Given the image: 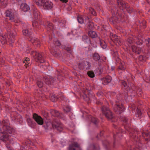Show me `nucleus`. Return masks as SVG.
Instances as JSON below:
<instances>
[{
	"label": "nucleus",
	"mask_w": 150,
	"mask_h": 150,
	"mask_svg": "<svg viewBox=\"0 0 150 150\" xmlns=\"http://www.w3.org/2000/svg\"><path fill=\"white\" fill-rule=\"evenodd\" d=\"M2 126V132H0V140L4 142H6L9 139V136L7 133L11 134L14 131L13 128L9 126V121L8 120H3L0 122Z\"/></svg>",
	"instance_id": "1"
},
{
	"label": "nucleus",
	"mask_w": 150,
	"mask_h": 150,
	"mask_svg": "<svg viewBox=\"0 0 150 150\" xmlns=\"http://www.w3.org/2000/svg\"><path fill=\"white\" fill-rule=\"evenodd\" d=\"M44 127L47 130H50L52 128L56 129L59 132L63 130V126L62 123L56 120H54L52 122L50 121L46 122Z\"/></svg>",
	"instance_id": "2"
},
{
	"label": "nucleus",
	"mask_w": 150,
	"mask_h": 150,
	"mask_svg": "<svg viewBox=\"0 0 150 150\" xmlns=\"http://www.w3.org/2000/svg\"><path fill=\"white\" fill-rule=\"evenodd\" d=\"M102 113L108 120H111L113 117V115L109 108L105 106H103L101 108Z\"/></svg>",
	"instance_id": "3"
},
{
	"label": "nucleus",
	"mask_w": 150,
	"mask_h": 150,
	"mask_svg": "<svg viewBox=\"0 0 150 150\" xmlns=\"http://www.w3.org/2000/svg\"><path fill=\"white\" fill-rule=\"evenodd\" d=\"M132 48L133 52H135L137 54H144L146 55L148 54V52L146 50H145L144 47H137L135 46H132Z\"/></svg>",
	"instance_id": "4"
},
{
	"label": "nucleus",
	"mask_w": 150,
	"mask_h": 150,
	"mask_svg": "<svg viewBox=\"0 0 150 150\" xmlns=\"http://www.w3.org/2000/svg\"><path fill=\"white\" fill-rule=\"evenodd\" d=\"M112 105L114 111L117 114H120L123 112L125 110V108L123 105L120 104L118 102L116 101L115 104L114 105L113 104Z\"/></svg>",
	"instance_id": "5"
},
{
	"label": "nucleus",
	"mask_w": 150,
	"mask_h": 150,
	"mask_svg": "<svg viewBox=\"0 0 150 150\" xmlns=\"http://www.w3.org/2000/svg\"><path fill=\"white\" fill-rule=\"evenodd\" d=\"M31 54L34 57L36 62H39L40 63H43L45 60L42 57V54L36 51H32Z\"/></svg>",
	"instance_id": "6"
},
{
	"label": "nucleus",
	"mask_w": 150,
	"mask_h": 150,
	"mask_svg": "<svg viewBox=\"0 0 150 150\" xmlns=\"http://www.w3.org/2000/svg\"><path fill=\"white\" fill-rule=\"evenodd\" d=\"M33 118L38 125H42L43 124L44 122L43 119L37 114L34 113L33 114Z\"/></svg>",
	"instance_id": "7"
},
{
	"label": "nucleus",
	"mask_w": 150,
	"mask_h": 150,
	"mask_svg": "<svg viewBox=\"0 0 150 150\" xmlns=\"http://www.w3.org/2000/svg\"><path fill=\"white\" fill-rule=\"evenodd\" d=\"M51 53L54 57L57 58H59L61 57V52L59 50L57 49L54 46L50 50Z\"/></svg>",
	"instance_id": "8"
},
{
	"label": "nucleus",
	"mask_w": 150,
	"mask_h": 150,
	"mask_svg": "<svg viewBox=\"0 0 150 150\" xmlns=\"http://www.w3.org/2000/svg\"><path fill=\"white\" fill-rule=\"evenodd\" d=\"M6 16L9 17V19L11 21L15 23L17 22V21L15 19L13 13L9 10H7L6 12Z\"/></svg>",
	"instance_id": "9"
},
{
	"label": "nucleus",
	"mask_w": 150,
	"mask_h": 150,
	"mask_svg": "<svg viewBox=\"0 0 150 150\" xmlns=\"http://www.w3.org/2000/svg\"><path fill=\"white\" fill-rule=\"evenodd\" d=\"M117 4L118 7L120 10H122L125 9L126 6L128 4L127 3H125L122 0H117Z\"/></svg>",
	"instance_id": "10"
},
{
	"label": "nucleus",
	"mask_w": 150,
	"mask_h": 150,
	"mask_svg": "<svg viewBox=\"0 0 150 150\" xmlns=\"http://www.w3.org/2000/svg\"><path fill=\"white\" fill-rule=\"evenodd\" d=\"M111 39L117 46L120 45L121 44L120 37L117 36L116 35H114L113 37L112 36Z\"/></svg>",
	"instance_id": "11"
},
{
	"label": "nucleus",
	"mask_w": 150,
	"mask_h": 150,
	"mask_svg": "<svg viewBox=\"0 0 150 150\" xmlns=\"http://www.w3.org/2000/svg\"><path fill=\"white\" fill-rule=\"evenodd\" d=\"M142 136L146 143L150 141V132L147 131L144 132L142 133Z\"/></svg>",
	"instance_id": "12"
},
{
	"label": "nucleus",
	"mask_w": 150,
	"mask_h": 150,
	"mask_svg": "<svg viewBox=\"0 0 150 150\" xmlns=\"http://www.w3.org/2000/svg\"><path fill=\"white\" fill-rule=\"evenodd\" d=\"M135 42H136L137 45H141L143 44V40L141 39L143 38L141 35H139L137 37H135Z\"/></svg>",
	"instance_id": "13"
},
{
	"label": "nucleus",
	"mask_w": 150,
	"mask_h": 150,
	"mask_svg": "<svg viewBox=\"0 0 150 150\" xmlns=\"http://www.w3.org/2000/svg\"><path fill=\"white\" fill-rule=\"evenodd\" d=\"M45 83L48 85H52L55 81L54 79L52 77L49 78L46 77L45 79Z\"/></svg>",
	"instance_id": "14"
},
{
	"label": "nucleus",
	"mask_w": 150,
	"mask_h": 150,
	"mask_svg": "<svg viewBox=\"0 0 150 150\" xmlns=\"http://www.w3.org/2000/svg\"><path fill=\"white\" fill-rule=\"evenodd\" d=\"M53 4L51 2L47 1L44 3L43 7L45 9H51L53 7Z\"/></svg>",
	"instance_id": "15"
},
{
	"label": "nucleus",
	"mask_w": 150,
	"mask_h": 150,
	"mask_svg": "<svg viewBox=\"0 0 150 150\" xmlns=\"http://www.w3.org/2000/svg\"><path fill=\"white\" fill-rule=\"evenodd\" d=\"M0 39L1 40L4 41V43L6 42L7 41L11 42L12 43L13 42V40H12L11 39H10L9 38H8V39L6 35H1L0 36Z\"/></svg>",
	"instance_id": "16"
},
{
	"label": "nucleus",
	"mask_w": 150,
	"mask_h": 150,
	"mask_svg": "<svg viewBox=\"0 0 150 150\" xmlns=\"http://www.w3.org/2000/svg\"><path fill=\"white\" fill-rule=\"evenodd\" d=\"M45 25L47 26V27H46L47 30H52L53 31L54 30V26L50 22L47 21L45 23Z\"/></svg>",
	"instance_id": "17"
},
{
	"label": "nucleus",
	"mask_w": 150,
	"mask_h": 150,
	"mask_svg": "<svg viewBox=\"0 0 150 150\" xmlns=\"http://www.w3.org/2000/svg\"><path fill=\"white\" fill-rule=\"evenodd\" d=\"M22 11L24 12L28 11L30 9L29 6L26 4L23 3L22 4L21 6Z\"/></svg>",
	"instance_id": "18"
},
{
	"label": "nucleus",
	"mask_w": 150,
	"mask_h": 150,
	"mask_svg": "<svg viewBox=\"0 0 150 150\" xmlns=\"http://www.w3.org/2000/svg\"><path fill=\"white\" fill-rule=\"evenodd\" d=\"M119 18L116 16H113L111 18L109 19L110 21L113 24H115V23H117L119 21Z\"/></svg>",
	"instance_id": "19"
},
{
	"label": "nucleus",
	"mask_w": 150,
	"mask_h": 150,
	"mask_svg": "<svg viewBox=\"0 0 150 150\" xmlns=\"http://www.w3.org/2000/svg\"><path fill=\"white\" fill-rule=\"evenodd\" d=\"M23 34L29 37L32 34V31L31 30L24 29L23 30Z\"/></svg>",
	"instance_id": "20"
},
{
	"label": "nucleus",
	"mask_w": 150,
	"mask_h": 150,
	"mask_svg": "<svg viewBox=\"0 0 150 150\" xmlns=\"http://www.w3.org/2000/svg\"><path fill=\"white\" fill-rule=\"evenodd\" d=\"M92 58L93 59L96 61H98L100 59V57L97 52H95L93 54Z\"/></svg>",
	"instance_id": "21"
},
{
	"label": "nucleus",
	"mask_w": 150,
	"mask_h": 150,
	"mask_svg": "<svg viewBox=\"0 0 150 150\" xmlns=\"http://www.w3.org/2000/svg\"><path fill=\"white\" fill-rule=\"evenodd\" d=\"M123 132L122 131V130H121L119 132H117L116 133V134L114 135V142L115 141L116 139H117V138H119L120 139L122 136V134L121 133ZM115 142H114V144Z\"/></svg>",
	"instance_id": "22"
},
{
	"label": "nucleus",
	"mask_w": 150,
	"mask_h": 150,
	"mask_svg": "<svg viewBox=\"0 0 150 150\" xmlns=\"http://www.w3.org/2000/svg\"><path fill=\"white\" fill-rule=\"evenodd\" d=\"M99 41L101 47L103 49L106 48L107 47V44L105 42L100 38H99Z\"/></svg>",
	"instance_id": "23"
},
{
	"label": "nucleus",
	"mask_w": 150,
	"mask_h": 150,
	"mask_svg": "<svg viewBox=\"0 0 150 150\" xmlns=\"http://www.w3.org/2000/svg\"><path fill=\"white\" fill-rule=\"evenodd\" d=\"M88 35L92 38H96L97 36L96 33L95 31H89L88 33Z\"/></svg>",
	"instance_id": "24"
},
{
	"label": "nucleus",
	"mask_w": 150,
	"mask_h": 150,
	"mask_svg": "<svg viewBox=\"0 0 150 150\" xmlns=\"http://www.w3.org/2000/svg\"><path fill=\"white\" fill-rule=\"evenodd\" d=\"M135 38L133 39L132 38H129L127 39V42L129 47L131 46V44L134 42H135V41L134 40H135Z\"/></svg>",
	"instance_id": "25"
},
{
	"label": "nucleus",
	"mask_w": 150,
	"mask_h": 150,
	"mask_svg": "<svg viewBox=\"0 0 150 150\" xmlns=\"http://www.w3.org/2000/svg\"><path fill=\"white\" fill-rule=\"evenodd\" d=\"M33 14L35 18H38L39 16V12L36 9H34L33 10Z\"/></svg>",
	"instance_id": "26"
},
{
	"label": "nucleus",
	"mask_w": 150,
	"mask_h": 150,
	"mask_svg": "<svg viewBox=\"0 0 150 150\" xmlns=\"http://www.w3.org/2000/svg\"><path fill=\"white\" fill-rule=\"evenodd\" d=\"M125 8L126 9L127 11L129 13H131L133 11V8L132 7H131L130 6L128 5V4L126 6Z\"/></svg>",
	"instance_id": "27"
},
{
	"label": "nucleus",
	"mask_w": 150,
	"mask_h": 150,
	"mask_svg": "<svg viewBox=\"0 0 150 150\" xmlns=\"http://www.w3.org/2000/svg\"><path fill=\"white\" fill-rule=\"evenodd\" d=\"M83 67L86 69H89L91 67L90 63L89 62H86L84 63Z\"/></svg>",
	"instance_id": "28"
},
{
	"label": "nucleus",
	"mask_w": 150,
	"mask_h": 150,
	"mask_svg": "<svg viewBox=\"0 0 150 150\" xmlns=\"http://www.w3.org/2000/svg\"><path fill=\"white\" fill-rule=\"evenodd\" d=\"M88 10L90 13L94 16H96V13L94 9L92 8H89Z\"/></svg>",
	"instance_id": "29"
},
{
	"label": "nucleus",
	"mask_w": 150,
	"mask_h": 150,
	"mask_svg": "<svg viewBox=\"0 0 150 150\" xmlns=\"http://www.w3.org/2000/svg\"><path fill=\"white\" fill-rule=\"evenodd\" d=\"M94 27V24L91 22H89L88 23L87 28L90 30L93 29Z\"/></svg>",
	"instance_id": "30"
},
{
	"label": "nucleus",
	"mask_w": 150,
	"mask_h": 150,
	"mask_svg": "<svg viewBox=\"0 0 150 150\" xmlns=\"http://www.w3.org/2000/svg\"><path fill=\"white\" fill-rule=\"evenodd\" d=\"M29 60V59L26 57H25V58L24 59V60H23V63H25V66L26 68L27 67L28 65V66H29V62H28Z\"/></svg>",
	"instance_id": "31"
},
{
	"label": "nucleus",
	"mask_w": 150,
	"mask_h": 150,
	"mask_svg": "<svg viewBox=\"0 0 150 150\" xmlns=\"http://www.w3.org/2000/svg\"><path fill=\"white\" fill-rule=\"evenodd\" d=\"M124 63L121 62L118 67V69L123 70L125 69V67L124 66Z\"/></svg>",
	"instance_id": "32"
},
{
	"label": "nucleus",
	"mask_w": 150,
	"mask_h": 150,
	"mask_svg": "<svg viewBox=\"0 0 150 150\" xmlns=\"http://www.w3.org/2000/svg\"><path fill=\"white\" fill-rule=\"evenodd\" d=\"M37 38L32 37L31 36H29V38L28 39V41L31 42L32 43L34 44L36 42V40H37Z\"/></svg>",
	"instance_id": "33"
},
{
	"label": "nucleus",
	"mask_w": 150,
	"mask_h": 150,
	"mask_svg": "<svg viewBox=\"0 0 150 150\" xmlns=\"http://www.w3.org/2000/svg\"><path fill=\"white\" fill-rule=\"evenodd\" d=\"M50 98L51 100L54 102L56 101L57 100V97L54 95L51 96Z\"/></svg>",
	"instance_id": "34"
},
{
	"label": "nucleus",
	"mask_w": 150,
	"mask_h": 150,
	"mask_svg": "<svg viewBox=\"0 0 150 150\" xmlns=\"http://www.w3.org/2000/svg\"><path fill=\"white\" fill-rule=\"evenodd\" d=\"M58 22L62 26H64L66 23L65 21L62 20V19H57Z\"/></svg>",
	"instance_id": "35"
},
{
	"label": "nucleus",
	"mask_w": 150,
	"mask_h": 150,
	"mask_svg": "<svg viewBox=\"0 0 150 150\" xmlns=\"http://www.w3.org/2000/svg\"><path fill=\"white\" fill-rule=\"evenodd\" d=\"M44 2L42 0H39L36 2V4L39 6H43Z\"/></svg>",
	"instance_id": "36"
},
{
	"label": "nucleus",
	"mask_w": 150,
	"mask_h": 150,
	"mask_svg": "<svg viewBox=\"0 0 150 150\" xmlns=\"http://www.w3.org/2000/svg\"><path fill=\"white\" fill-rule=\"evenodd\" d=\"M90 118H91V121L92 122H93L94 124L96 125L98 123V122L96 118L94 117H91V116L90 117Z\"/></svg>",
	"instance_id": "37"
},
{
	"label": "nucleus",
	"mask_w": 150,
	"mask_h": 150,
	"mask_svg": "<svg viewBox=\"0 0 150 150\" xmlns=\"http://www.w3.org/2000/svg\"><path fill=\"white\" fill-rule=\"evenodd\" d=\"M88 76L91 78H93L95 76L93 72L92 71H89L87 72Z\"/></svg>",
	"instance_id": "38"
},
{
	"label": "nucleus",
	"mask_w": 150,
	"mask_h": 150,
	"mask_svg": "<svg viewBox=\"0 0 150 150\" xmlns=\"http://www.w3.org/2000/svg\"><path fill=\"white\" fill-rule=\"evenodd\" d=\"M52 112L53 114V115L54 116L59 117L60 115L59 112L56 110H53Z\"/></svg>",
	"instance_id": "39"
},
{
	"label": "nucleus",
	"mask_w": 150,
	"mask_h": 150,
	"mask_svg": "<svg viewBox=\"0 0 150 150\" xmlns=\"http://www.w3.org/2000/svg\"><path fill=\"white\" fill-rule=\"evenodd\" d=\"M77 19L79 23H82L83 22V20L82 17L81 16H78L77 17Z\"/></svg>",
	"instance_id": "40"
},
{
	"label": "nucleus",
	"mask_w": 150,
	"mask_h": 150,
	"mask_svg": "<svg viewBox=\"0 0 150 150\" xmlns=\"http://www.w3.org/2000/svg\"><path fill=\"white\" fill-rule=\"evenodd\" d=\"M37 83L38 86L39 88L42 87L43 85V83L41 80L38 81L37 82Z\"/></svg>",
	"instance_id": "41"
},
{
	"label": "nucleus",
	"mask_w": 150,
	"mask_h": 150,
	"mask_svg": "<svg viewBox=\"0 0 150 150\" xmlns=\"http://www.w3.org/2000/svg\"><path fill=\"white\" fill-rule=\"evenodd\" d=\"M146 21L144 20L142 22H140L139 26L142 27L143 28H145L146 27Z\"/></svg>",
	"instance_id": "42"
},
{
	"label": "nucleus",
	"mask_w": 150,
	"mask_h": 150,
	"mask_svg": "<svg viewBox=\"0 0 150 150\" xmlns=\"http://www.w3.org/2000/svg\"><path fill=\"white\" fill-rule=\"evenodd\" d=\"M63 110L66 112H69L71 111V109L69 106H65L64 107Z\"/></svg>",
	"instance_id": "43"
},
{
	"label": "nucleus",
	"mask_w": 150,
	"mask_h": 150,
	"mask_svg": "<svg viewBox=\"0 0 150 150\" xmlns=\"http://www.w3.org/2000/svg\"><path fill=\"white\" fill-rule=\"evenodd\" d=\"M63 72L62 71L61 72V74L60 75H59V74L58 73V76L57 78V79L59 81H61L63 79V77L61 76V75H62Z\"/></svg>",
	"instance_id": "44"
},
{
	"label": "nucleus",
	"mask_w": 150,
	"mask_h": 150,
	"mask_svg": "<svg viewBox=\"0 0 150 150\" xmlns=\"http://www.w3.org/2000/svg\"><path fill=\"white\" fill-rule=\"evenodd\" d=\"M33 26L36 28H39V25L38 22L36 21H34L33 22Z\"/></svg>",
	"instance_id": "45"
},
{
	"label": "nucleus",
	"mask_w": 150,
	"mask_h": 150,
	"mask_svg": "<svg viewBox=\"0 0 150 150\" xmlns=\"http://www.w3.org/2000/svg\"><path fill=\"white\" fill-rule=\"evenodd\" d=\"M121 117V119L122 121H123L124 122L127 123H128V119L127 117L125 116Z\"/></svg>",
	"instance_id": "46"
},
{
	"label": "nucleus",
	"mask_w": 150,
	"mask_h": 150,
	"mask_svg": "<svg viewBox=\"0 0 150 150\" xmlns=\"http://www.w3.org/2000/svg\"><path fill=\"white\" fill-rule=\"evenodd\" d=\"M34 45H36L38 47H40V42L37 39V40L35 42L34 44Z\"/></svg>",
	"instance_id": "47"
},
{
	"label": "nucleus",
	"mask_w": 150,
	"mask_h": 150,
	"mask_svg": "<svg viewBox=\"0 0 150 150\" xmlns=\"http://www.w3.org/2000/svg\"><path fill=\"white\" fill-rule=\"evenodd\" d=\"M106 80L107 81V82L109 83H110L112 79L111 77L110 76H107L105 78Z\"/></svg>",
	"instance_id": "48"
},
{
	"label": "nucleus",
	"mask_w": 150,
	"mask_h": 150,
	"mask_svg": "<svg viewBox=\"0 0 150 150\" xmlns=\"http://www.w3.org/2000/svg\"><path fill=\"white\" fill-rule=\"evenodd\" d=\"M64 49L68 51L70 53H71V48L70 47L65 46L64 47Z\"/></svg>",
	"instance_id": "49"
},
{
	"label": "nucleus",
	"mask_w": 150,
	"mask_h": 150,
	"mask_svg": "<svg viewBox=\"0 0 150 150\" xmlns=\"http://www.w3.org/2000/svg\"><path fill=\"white\" fill-rule=\"evenodd\" d=\"M82 40L83 41H86V40H88L89 41L90 40L88 37L86 35H84L83 36Z\"/></svg>",
	"instance_id": "50"
},
{
	"label": "nucleus",
	"mask_w": 150,
	"mask_h": 150,
	"mask_svg": "<svg viewBox=\"0 0 150 150\" xmlns=\"http://www.w3.org/2000/svg\"><path fill=\"white\" fill-rule=\"evenodd\" d=\"M145 41L146 42V45L147 46L150 47V38H148L145 40Z\"/></svg>",
	"instance_id": "51"
},
{
	"label": "nucleus",
	"mask_w": 150,
	"mask_h": 150,
	"mask_svg": "<svg viewBox=\"0 0 150 150\" xmlns=\"http://www.w3.org/2000/svg\"><path fill=\"white\" fill-rule=\"evenodd\" d=\"M68 150H76L75 148L72 144L70 145L68 148Z\"/></svg>",
	"instance_id": "52"
},
{
	"label": "nucleus",
	"mask_w": 150,
	"mask_h": 150,
	"mask_svg": "<svg viewBox=\"0 0 150 150\" xmlns=\"http://www.w3.org/2000/svg\"><path fill=\"white\" fill-rule=\"evenodd\" d=\"M122 84L124 86V87L127 88V82L124 81H123L122 82Z\"/></svg>",
	"instance_id": "53"
},
{
	"label": "nucleus",
	"mask_w": 150,
	"mask_h": 150,
	"mask_svg": "<svg viewBox=\"0 0 150 150\" xmlns=\"http://www.w3.org/2000/svg\"><path fill=\"white\" fill-rule=\"evenodd\" d=\"M14 114L15 115H13L11 114V116L13 119L14 120H16L17 119V116H15V114H16V112H13Z\"/></svg>",
	"instance_id": "54"
},
{
	"label": "nucleus",
	"mask_w": 150,
	"mask_h": 150,
	"mask_svg": "<svg viewBox=\"0 0 150 150\" xmlns=\"http://www.w3.org/2000/svg\"><path fill=\"white\" fill-rule=\"evenodd\" d=\"M103 84L104 85H106L109 83L108 82H107V81L106 80V79L105 78L103 79Z\"/></svg>",
	"instance_id": "55"
},
{
	"label": "nucleus",
	"mask_w": 150,
	"mask_h": 150,
	"mask_svg": "<svg viewBox=\"0 0 150 150\" xmlns=\"http://www.w3.org/2000/svg\"><path fill=\"white\" fill-rule=\"evenodd\" d=\"M27 121L28 122V125H29L32 126V122L31 120L30 119H27Z\"/></svg>",
	"instance_id": "56"
},
{
	"label": "nucleus",
	"mask_w": 150,
	"mask_h": 150,
	"mask_svg": "<svg viewBox=\"0 0 150 150\" xmlns=\"http://www.w3.org/2000/svg\"><path fill=\"white\" fill-rule=\"evenodd\" d=\"M137 114L138 115V117L140 116L141 115V112L140 110L138 109L137 110Z\"/></svg>",
	"instance_id": "57"
},
{
	"label": "nucleus",
	"mask_w": 150,
	"mask_h": 150,
	"mask_svg": "<svg viewBox=\"0 0 150 150\" xmlns=\"http://www.w3.org/2000/svg\"><path fill=\"white\" fill-rule=\"evenodd\" d=\"M7 4H4V2L2 1V2H1V0H0V6H1L3 7H5L6 6Z\"/></svg>",
	"instance_id": "58"
},
{
	"label": "nucleus",
	"mask_w": 150,
	"mask_h": 150,
	"mask_svg": "<svg viewBox=\"0 0 150 150\" xmlns=\"http://www.w3.org/2000/svg\"><path fill=\"white\" fill-rule=\"evenodd\" d=\"M112 54L114 57H117L118 55L117 52V51L113 52Z\"/></svg>",
	"instance_id": "59"
},
{
	"label": "nucleus",
	"mask_w": 150,
	"mask_h": 150,
	"mask_svg": "<svg viewBox=\"0 0 150 150\" xmlns=\"http://www.w3.org/2000/svg\"><path fill=\"white\" fill-rule=\"evenodd\" d=\"M55 44L57 46H60V43L59 41L57 40L55 42Z\"/></svg>",
	"instance_id": "60"
},
{
	"label": "nucleus",
	"mask_w": 150,
	"mask_h": 150,
	"mask_svg": "<svg viewBox=\"0 0 150 150\" xmlns=\"http://www.w3.org/2000/svg\"><path fill=\"white\" fill-rule=\"evenodd\" d=\"M9 141H10V143L12 144H13L14 143V141L12 139H10Z\"/></svg>",
	"instance_id": "61"
},
{
	"label": "nucleus",
	"mask_w": 150,
	"mask_h": 150,
	"mask_svg": "<svg viewBox=\"0 0 150 150\" xmlns=\"http://www.w3.org/2000/svg\"><path fill=\"white\" fill-rule=\"evenodd\" d=\"M63 3H66L68 1V0H60Z\"/></svg>",
	"instance_id": "62"
},
{
	"label": "nucleus",
	"mask_w": 150,
	"mask_h": 150,
	"mask_svg": "<svg viewBox=\"0 0 150 150\" xmlns=\"http://www.w3.org/2000/svg\"><path fill=\"white\" fill-rule=\"evenodd\" d=\"M30 48H29L28 50H27L25 52L27 53H28L30 52Z\"/></svg>",
	"instance_id": "63"
},
{
	"label": "nucleus",
	"mask_w": 150,
	"mask_h": 150,
	"mask_svg": "<svg viewBox=\"0 0 150 150\" xmlns=\"http://www.w3.org/2000/svg\"><path fill=\"white\" fill-rule=\"evenodd\" d=\"M103 132L101 131L100 132V136H103Z\"/></svg>",
	"instance_id": "64"
}]
</instances>
